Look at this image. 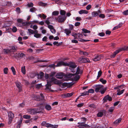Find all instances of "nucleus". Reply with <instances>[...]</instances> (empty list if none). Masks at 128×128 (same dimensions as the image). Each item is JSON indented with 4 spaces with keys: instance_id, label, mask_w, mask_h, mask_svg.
<instances>
[{
    "instance_id": "nucleus-1",
    "label": "nucleus",
    "mask_w": 128,
    "mask_h": 128,
    "mask_svg": "<svg viewBox=\"0 0 128 128\" xmlns=\"http://www.w3.org/2000/svg\"><path fill=\"white\" fill-rule=\"evenodd\" d=\"M78 62L80 63H84L86 62H90L88 58H84L82 56L79 58L78 60Z\"/></svg>"
},
{
    "instance_id": "nucleus-2",
    "label": "nucleus",
    "mask_w": 128,
    "mask_h": 128,
    "mask_svg": "<svg viewBox=\"0 0 128 128\" xmlns=\"http://www.w3.org/2000/svg\"><path fill=\"white\" fill-rule=\"evenodd\" d=\"M72 36L74 37V38L75 39H78V40L80 41V40H81L83 38V35L80 34H73Z\"/></svg>"
},
{
    "instance_id": "nucleus-3",
    "label": "nucleus",
    "mask_w": 128,
    "mask_h": 128,
    "mask_svg": "<svg viewBox=\"0 0 128 128\" xmlns=\"http://www.w3.org/2000/svg\"><path fill=\"white\" fill-rule=\"evenodd\" d=\"M48 80L51 82L52 84H58L59 83L57 79L53 77L52 78H50Z\"/></svg>"
},
{
    "instance_id": "nucleus-4",
    "label": "nucleus",
    "mask_w": 128,
    "mask_h": 128,
    "mask_svg": "<svg viewBox=\"0 0 128 128\" xmlns=\"http://www.w3.org/2000/svg\"><path fill=\"white\" fill-rule=\"evenodd\" d=\"M112 98L109 95H107L105 96L103 99L104 103L107 102V100L110 102L112 100Z\"/></svg>"
},
{
    "instance_id": "nucleus-5",
    "label": "nucleus",
    "mask_w": 128,
    "mask_h": 128,
    "mask_svg": "<svg viewBox=\"0 0 128 128\" xmlns=\"http://www.w3.org/2000/svg\"><path fill=\"white\" fill-rule=\"evenodd\" d=\"M58 22H64L66 19V17L65 16H59L58 17Z\"/></svg>"
},
{
    "instance_id": "nucleus-6",
    "label": "nucleus",
    "mask_w": 128,
    "mask_h": 128,
    "mask_svg": "<svg viewBox=\"0 0 128 128\" xmlns=\"http://www.w3.org/2000/svg\"><path fill=\"white\" fill-rule=\"evenodd\" d=\"M104 86L103 85L99 84L97 86L95 89V91L96 92H98L100 90L103 89Z\"/></svg>"
},
{
    "instance_id": "nucleus-7",
    "label": "nucleus",
    "mask_w": 128,
    "mask_h": 128,
    "mask_svg": "<svg viewBox=\"0 0 128 128\" xmlns=\"http://www.w3.org/2000/svg\"><path fill=\"white\" fill-rule=\"evenodd\" d=\"M66 66H69V69L71 68H75L76 67V65L75 63L74 62H69L68 63H67V64Z\"/></svg>"
},
{
    "instance_id": "nucleus-8",
    "label": "nucleus",
    "mask_w": 128,
    "mask_h": 128,
    "mask_svg": "<svg viewBox=\"0 0 128 128\" xmlns=\"http://www.w3.org/2000/svg\"><path fill=\"white\" fill-rule=\"evenodd\" d=\"M67 64V63L64 62L63 61H60L56 65V67L60 66H66Z\"/></svg>"
},
{
    "instance_id": "nucleus-9",
    "label": "nucleus",
    "mask_w": 128,
    "mask_h": 128,
    "mask_svg": "<svg viewBox=\"0 0 128 128\" xmlns=\"http://www.w3.org/2000/svg\"><path fill=\"white\" fill-rule=\"evenodd\" d=\"M101 56L100 55L96 54L94 56V58L92 60L95 62L100 60L101 59Z\"/></svg>"
},
{
    "instance_id": "nucleus-10",
    "label": "nucleus",
    "mask_w": 128,
    "mask_h": 128,
    "mask_svg": "<svg viewBox=\"0 0 128 128\" xmlns=\"http://www.w3.org/2000/svg\"><path fill=\"white\" fill-rule=\"evenodd\" d=\"M52 85V84L49 80H47V84L45 85L46 86V89L50 90L51 88V86Z\"/></svg>"
},
{
    "instance_id": "nucleus-11",
    "label": "nucleus",
    "mask_w": 128,
    "mask_h": 128,
    "mask_svg": "<svg viewBox=\"0 0 128 128\" xmlns=\"http://www.w3.org/2000/svg\"><path fill=\"white\" fill-rule=\"evenodd\" d=\"M15 84L16 86L18 89V92H20L22 91V86L21 83L19 82H16Z\"/></svg>"
},
{
    "instance_id": "nucleus-12",
    "label": "nucleus",
    "mask_w": 128,
    "mask_h": 128,
    "mask_svg": "<svg viewBox=\"0 0 128 128\" xmlns=\"http://www.w3.org/2000/svg\"><path fill=\"white\" fill-rule=\"evenodd\" d=\"M31 23L29 22H22V28H27V27L29 26Z\"/></svg>"
},
{
    "instance_id": "nucleus-13",
    "label": "nucleus",
    "mask_w": 128,
    "mask_h": 128,
    "mask_svg": "<svg viewBox=\"0 0 128 128\" xmlns=\"http://www.w3.org/2000/svg\"><path fill=\"white\" fill-rule=\"evenodd\" d=\"M64 76V74L61 73H57L56 76V77L58 78L59 79H62Z\"/></svg>"
},
{
    "instance_id": "nucleus-14",
    "label": "nucleus",
    "mask_w": 128,
    "mask_h": 128,
    "mask_svg": "<svg viewBox=\"0 0 128 128\" xmlns=\"http://www.w3.org/2000/svg\"><path fill=\"white\" fill-rule=\"evenodd\" d=\"M106 111L104 110H103L101 111H100L98 113L97 116L98 117H101L103 115V113H106Z\"/></svg>"
},
{
    "instance_id": "nucleus-15",
    "label": "nucleus",
    "mask_w": 128,
    "mask_h": 128,
    "mask_svg": "<svg viewBox=\"0 0 128 128\" xmlns=\"http://www.w3.org/2000/svg\"><path fill=\"white\" fill-rule=\"evenodd\" d=\"M121 49H120L115 51L113 53V54L110 56V57L112 58H113L116 56V55L120 51H122Z\"/></svg>"
},
{
    "instance_id": "nucleus-16",
    "label": "nucleus",
    "mask_w": 128,
    "mask_h": 128,
    "mask_svg": "<svg viewBox=\"0 0 128 128\" xmlns=\"http://www.w3.org/2000/svg\"><path fill=\"white\" fill-rule=\"evenodd\" d=\"M78 53L81 55H83L85 56H87L89 54L88 52H84L82 50H80L79 51Z\"/></svg>"
},
{
    "instance_id": "nucleus-17",
    "label": "nucleus",
    "mask_w": 128,
    "mask_h": 128,
    "mask_svg": "<svg viewBox=\"0 0 128 128\" xmlns=\"http://www.w3.org/2000/svg\"><path fill=\"white\" fill-rule=\"evenodd\" d=\"M8 114L9 118L13 119L14 117V114L11 112H8Z\"/></svg>"
},
{
    "instance_id": "nucleus-18",
    "label": "nucleus",
    "mask_w": 128,
    "mask_h": 128,
    "mask_svg": "<svg viewBox=\"0 0 128 128\" xmlns=\"http://www.w3.org/2000/svg\"><path fill=\"white\" fill-rule=\"evenodd\" d=\"M17 47L15 46H12L11 48L10 49V50H11V53L16 52L17 50Z\"/></svg>"
},
{
    "instance_id": "nucleus-19",
    "label": "nucleus",
    "mask_w": 128,
    "mask_h": 128,
    "mask_svg": "<svg viewBox=\"0 0 128 128\" xmlns=\"http://www.w3.org/2000/svg\"><path fill=\"white\" fill-rule=\"evenodd\" d=\"M64 31L65 33L68 36H69L71 32V31L68 28L65 29Z\"/></svg>"
},
{
    "instance_id": "nucleus-20",
    "label": "nucleus",
    "mask_w": 128,
    "mask_h": 128,
    "mask_svg": "<svg viewBox=\"0 0 128 128\" xmlns=\"http://www.w3.org/2000/svg\"><path fill=\"white\" fill-rule=\"evenodd\" d=\"M78 12L80 14H87L88 13V12L86 10H80Z\"/></svg>"
},
{
    "instance_id": "nucleus-21",
    "label": "nucleus",
    "mask_w": 128,
    "mask_h": 128,
    "mask_svg": "<svg viewBox=\"0 0 128 128\" xmlns=\"http://www.w3.org/2000/svg\"><path fill=\"white\" fill-rule=\"evenodd\" d=\"M3 52L5 54L11 53V50L10 49H4L3 50Z\"/></svg>"
},
{
    "instance_id": "nucleus-22",
    "label": "nucleus",
    "mask_w": 128,
    "mask_h": 128,
    "mask_svg": "<svg viewBox=\"0 0 128 128\" xmlns=\"http://www.w3.org/2000/svg\"><path fill=\"white\" fill-rule=\"evenodd\" d=\"M73 94L74 93L73 92L70 93H66L64 94V96L66 97H69L72 96Z\"/></svg>"
},
{
    "instance_id": "nucleus-23",
    "label": "nucleus",
    "mask_w": 128,
    "mask_h": 128,
    "mask_svg": "<svg viewBox=\"0 0 128 128\" xmlns=\"http://www.w3.org/2000/svg\"><path fill=\"white\" fill-rule=\"evenodd\" d=\"M121 120V118H118L114 122V124L115 125H118L120 122Z\"/></svg>"
},
{
    "instance_id": "nucleus-24",
    "label": "nucleus",
    "mask_w": 128,
    "mask_h": 128,
    "mask_svg": "<svg viewBox=\"0 0 128 128\" xmlns=\"http://www.w3.org/2000/svg\"><path fill=\"white\" fill-rule=\"evenodd\" d=\"M82 70H81L80 68L78 67L77 68V71L76 73L77 74H81L82 73Z\"/></svg>"
},
{
    "instance_id": "nucleus-25",
    "label": "nucleus",
    "mask_w": 128,
    "mask_h": 128,
    "mask_svg": "<svg viewBox=\"0 0 128 128\" xmlns=\"http://www.w3.org/2000/svg\"><path fill=\"white\" fill-rule=\"evenodd\" d=\"M124 90V89H123V90H121V91H120V90H117V91L118 92L117 94V95H121V94H122L123 93Z\"/></svg>"
},
{
    "instance_id": "nucleus-26",
    "label": "nucleus",
    "mask_w": 128,
    "mask_h": 128,
    "mask_svg": "<svg viewBox=\"0 0 128 128\" xmlns=\"http://www.w3.org/2000/svg\"><path fill=\"white\" fill-rule=\"evenodd\" d=\"M98 15L97 12L94 11L92 13V16L93 17H95Z\"/></svg>"
},
{
    "instance_id": "nucleus-27",
    "label": "nucleus",
    "mask_w": 128,
    "mask_h": 128,
    "mask_svg": "<svg viewBox=\"0 0 128 128\" xmlns=\"http://www.w3.org/2000/svg\"><path fill=\"white\" fill-rule=\"evenodd\" d=\"M21 72L24 74H25L26 73V70L25 66H24L23 67H22Z\"/></svg>"
},
{
    "instance_id": "nucleus-28",
    "label": "nucleus",
    "mask_w": 128,
    "mask_h": 128,
    "mask_svg": "<svg viewBox=\"0 0 128 128\" xmlns=\"http://www.w3.org/2000/svg\"><path fill=\"white\" fill-rule=\"evenodd\" d=\"M46 109L48 110H51L52 108L48 104H46L45 106Z\"/></svg>"
},
{
    "instance_id": "nucleus-29",
    "label": "nucleus",
    "mask_w": 128,
    "mask_h": 128,
    "mask_svg": "<svg viewBox=\"0 0 128 128\" xmlns=\"http://www.w3.org/2000/svg\"><path fill=\"white\" fill-rule=\"evenodd\" d=\"M85 122H83L82 123V122H80V123L78 122V124H79V125L78 126L79 127L81 128H84V124H84L85 123Z\"/></svg>"
},
{
    "instance_id": "nucleus-30",
    "label": "nucleus",
    "mask_w": 128,
    "mask_h": 128,
    "mask_svg": "<svg viewBox=\"0 0 128 128\" xmlns=\"http://www.w3.org/2000/svg\"><path fill=\"white\" fill-rule=\"evenodd\" d=\"M66 14V12L64 10H61L60 11V14L62 16H64Z\"/></svg>"
},
{
    "instance_id": "nucleus-31",
    "label": "nucleus",
    "mask_w": 128,
    "mask_h": 128,
    "mask_svg": "<svg viewBox=\"0 0 128 128\" xmlns=\"http://www.w3.org/2000/svg\"><path fill=\"white\" fill-rule=\"evenodd\" d=\"M59 14V12L58 11H54L52 12V15L54 16H57Z\"/></svg>"
},
{
    "instance_id": "nucleus-32",
    "label": "nucleus",
    "mask_w": 128,
    "mask_h": 128,
    "mask_svg": "<svg viewBox=\"0 0 128 128\" xmlns=\"http://www.w3.org/2000/svg\"><path fill=\"white\" fill-rule=\"evenodd\" d=\"M100 81L102 82L103 84H105L106 82V81L105 80H104L103 78H100Z\"/></svg>"
},
{
    "instance_id": "nucleus-33",
    "label": "nucleus",
    "mask_w": 128,
    "mask_h": 128,
    "mask_svg": "<svg viewBox=\"0 0 128 128\" xmlns=\"http://www.w3.org/2000/svg\"><path fill=\"white\" fill-rule=\"evenodd\" d=\"M88 95V91H86L81 93L80 96H82Z\"/></svg>"
},
{
    "instance_id": "nucleus-34",
    "label": "nucleus",
    "mask_w": 128,
    "mask_h": 128,
    "mask_svg": "<svg viewBox=\"0 0 128 128\" xmlns=\"http://www.w3.org/2000/svg\"><path fill=\"white\" fill-rule=\"evenodd\" d=\"M41 36V34H36L34 35V36L36 38H40Z\"/></svg>"
},
{
    "instance_id": "nucleus-35",
    "label": "nucleus",
    "mask_w": 128,
    "mask_h": 128,
    "mask_svg": "<svg viewBox=\"0 0 128 128\" xmlns=\"http://www.w3.org/2000/svg\"><path fill=\"white\" fill-rule=\"evenodd\" d=\"M34 5V4L32 2L30 3H28L27 4V6L29 8L32 7Z\"/></svg>"
},
{
    "instance_id": "nucleus-36",
    "label": "nucleus",
    "mask_w": 128,
    "mask_h": 128,
    "mask_svg": "<svg viewBox=\"0 0 128 128\" xmlns=\"http://www.w3.org/2000/svg\"><path fill=\"white\" fill-rule=\"evenodd\" d=\"M23 117L25 119H28L30 118L31 116L30 115H25L23 116Z\"/></svg>"
},
{
    "instance_id": "nucleus-37",
    "label": "nucleus",
    "mask_w": 128,
    "mask_h": 128,
    "mask_svg": "<svg viewBox=\"0 0 128 128\" xmlns=\"http://www.w3.org/2000/svg\"><path fill=\"white\" fill-rule=\"evenodd\" d=\"M37 10V9L36 8L34 7H32L30 9V11L31 12H33L36 11Z\"/></svg>"
},
{
    "instance_id": "nucleus-38",
    "label": "nucleus",
    "mask_w": 128,
    "mask_h": 128,
    "mask_svg": "<svg viewBox=\"0 0 128 128\" xmlns=\"http://www.w3.org/2000/svg\"><path fill=\"white\" fill-rule=\"evenodd\" d=\"M11 69L13 72V74L15 75L16 74V72L13 66H12L11 67Z\"/></svg>"
},
{
    "instance_id": "nucleus-39",
    "label": "nucleus",
    "mask_w": 128,
    "mask_h": 128,
    "mask_svg": "<svg viewBox=\"0 0 128 128\" xmlns=\"http://www.w3.org/2000/svg\"><path fill=\"white\" fill-rule=\"evenodd\" d=\"M82 31H83L84 33H90V30H88L86 29H82Z\"/></svg>"
},
{
    "instance_id": "nucleus-40",
    "label": "nucleus",
    "mask_w": 128,
    "mask_h": 128,
    "mask_svg": "<svg viewBox=\"0 0 128 128\" xmlns=\"http://www.w3.org/2000/svg\"><path fill=\"white\" fill-rule=\"evenodd\" d=\"M124 86V85H121L120 86L114 87V89H118L120 88H121L122 89L123 88Z\"/></svg>"
},
{
    "instance_id": "nucleus-41",
    "label": "nucleus",
    "mask_w": 128,
    "mask_h": 128,
    "mask_svg": "<svg viewBox=\"0 0 128 128\" xmlns=\"http://www.w3.org/2000/svg\"><path fill=\"white\" fill-rule=\"evenodd\" d=\"M88 106L91 108H96V106L94 104H90Z\"/></svg>"
},
{
    "instance_id": "nucleus-42",
    "label": "nucleus",
    "mask_w": 128,
    "mask_h": 128,
    "mask_svg": "<svg viewBox=\"0 0 128 128\" xmlns=\"http://www.w3.org/2000/svg\"><path fill=\"white\" fill-rule=\"evenodd\" d=\"M8 69L7 68H4V72L5 74H7L8 73Z\"/></svg>"
},
{
    "instance_id": "nucleus-43",
    "label": "nucleus",
    "mask_w": 128,
    "mask_h": 128,
    "mask_svg": "<svg viewBox=\"0 0 128 128\" xmlns=\"http://www.w3.org/2000/svg\"><path fill=\"white\" fill-rule=\"evenodd\" d=\"M114 107H110L109 109L108 110V111L110 112H112L113 111H114Z\"/></svg>"
},
{
    "instance_id": "nucleus-44",
    "label": "nucleus",
    "mask_w": 128,
    "mask_h": 128,
    "mask_svg": "<svg viewBox=\"0 0 128 128\" xmlns=\"http://www.w3.org/2000/svg\"><path fill=\"white\" fill-rule=\"evenodd\" d=\"M22 122V120H21L20 121L18 124L17 126H16V128H20L21 126V124Z\"/></svg>"
},
{
    "instance_id": "nucleus-45",
    "label": "nucleus",
    "mask_w": 128,
    "mask_h": 128,
    "mask_svg": "<svg viewBox=\"0 0 128 128\" xmlns=\"http://www.w3.org/2000/svg\"><path fill=\"white\" fill-rule=\"evenodd\" d=\"M39 5L41 6H45L47 4L44 3L42 2H40L39 3Z\"/></svg>"
},
{
    "instance_id": "nucleus-46",
    "label": "nucleus",
    "mask_w": 128,
    "mask_h": 128,
    "mask_svg": "<svg viewBox=\"0 0 128 128\" xmlns=\"http://www.w3.org/2000/svg\"><path fill=\"white\" fill-rule=\"evenodd\" d=\"M68 26L69 28L68 29H69L71 31L73 30L74 29V26L72 24H69Z\"/></svg>"
},
{
    "instance_id": "nucleus-47",
    "label": "nucleus",
    "mask_w": 128,
    "mask_h": 128,
    "mask_svg": "<svg viewBox=\"0 0 128 128\" xmlns=\"http://www.w3.org/2000/svg\"><path fill=\"white\" fill-rule=\"evenodd\" d=\"M106 90V89L104 88H104L102 90H101L100 91V93L102 94H104L105 91Z\"/></svg>"
},
{
    "instance_id": "nucleus-48",
    "label": "nucleus",
    "mask_w": 128,
    "mask_h": 128,
    "mask_svg": "<svg viewBox=\"0 0 128 128\" xmlns=\"http://www.w3.org/2000/svg\"><path fill=\"white\" fill-rule=\"evenodd\" d=\"M102 71L101 70L99 71L98 72V75L97 76V78H99L100 76L102 74Z\"/></svg>"
},
{
    "instance_id": "nucleus-49",
    "label": "nucleus",
    "mask_w": 128,
    "mask_h": 128,
    "mask_svg": "<svg viewBox=\"0 0 128 128\" xmlns=\"http://www.w3.org/2000/svg\"><path fill=\"white\" fill-rule=\"evenodd\" d=\"M34 109H30L28 110V112L30 114H32L34 113Z\"/></svg>"
},
{
    "instance_id": "nucleus-50",
    "label": "nucleus",
    "mask_w": 128,
    "mask_h": 128,
    "mask_svg": "<svg viewBox=\"0 0 128 128\" xmlns=\"http://www.w3.org/2000/svg\"><path fill=\"white\" fill-rule=\"evenodd\" d=\"M44 74L43 72H41L40 73V78H42L44 76Z\"/></svg>"
},
{
    "instance_id": "nucleus-51",
    "label": "nucleus",
    "mask_w": 128,
    "mask_h": 128,
    "mask_svg": "<svg viewBox=\"0 0 128 128\" xmlns=\"http://www.w3.org/2000/svg\"><path fill=\"white\" fill-rule=\"evenodd\" d=\"M48 66L50 68H53L54 69L55 66H56L54 64H52L49 65Z\"/></svg>"
},
{
    "instance_id": "nucleus-52",
    "label": "nucleus",
    "mask_w": 128,
    "mask_h": 128,
    "mask_svg": "<svg viewBox=\"0 0 128 128\" xmlns=\"http://www.w3.org/2000/svg\"><path fill=\"white\" fill-rule=\"evenodd\" d=\"M88 92V94H89V93H94V90L93 89H89Z\"/></svg>"
},
{
    "instance_id": "nucleus-53",
    "label": "nucleus",
    "mask_w": 128,
    "mask_h": 128,
    "mask_svg": "<svg viewBox=\"0 0 128 128\" xmlns=\"http://www.w3.org/2000/svg\"><path fill=\"white\" fill-rule=\"evenodd\" d=\"M12 30L14 32H16L17 30V28L15 26L13 27L12 29Z\"/></svg>"
},
{
    "instance_id": "nucleus-54",
    "label": "nucleus",
    "mask_w": 128,
    "mask_h": 128,
    "mask_svg": "<svg viewBox=\"0 0 128 128\" xmlns=\"http://www.w3.org/2000/svg\"><path fill=\"white\" fill-rule=\"evenodd\" d=\"M80 78V76L78 75L74 77V80L76 81L78 80Z\"/></svg>"
},
{
    "instance_id": "nucleus-55",
    "label": "nucleus",
    "mask_w": 128,
    "mask_h": 128,
    "mask_svg": "<svg viewBox=\"0 0 128 128\" xmlns=\"http://www.w3.org/2000/svg\"><path fill=\"white\" fill-rule=\"evenodd\" d=\"M42 86V84H36L35 86L36 88H38L41 87Z\"/></svg>"
},
{
    "instance_id": "nucleus-56",
    "label": "nucleus",
    "mask_w": 128,
    "mask_h": 128,
    "mask_svg": "<svg viewBox=\"0 0 128 128\" xmlns=\"http://www.w3.org/2000/svg\"><path fill=\"white\" fill-rule=\"evenodd\" d=\"M53 44L54 45H56L58 46L60 44V43H58V42H54Z\"/></svg>"
},
{
    "instance_id": "nucleus-57",
    "label": "nucleus",
    "mask_w": 128,
    "mask_h": 128,
    "mask_svg": "<svg viewBox=\"0 0 128 128\" xmlns=\"http://www.w3.org/2000/svg\"><path fill=\"white\" fill-rule=\"evenodd\" d=\"M28 30L30 33L31 34H34V30H32L31 29H29Z\"/></svg>"
},
{
    "instance_id": "nucleus-58",
    "label": "nucleus",
    "mask_w": 128,
    "mask_h": 128,
    "mask_svg": "<svg viewBox=\"0 0 128 128\" xmlns=\"http://www.w3.org/2000/svg\"><path fill=\"white\" fill-rule=\"evenodd\" d=\"M123 14L124 15H128V10L124 11L123 13Z\"/></svg>"
},
{
    "instance_id": "nucleus-59",
    "label": "nucleus",
    "mask_w": 128,
    "mask_h": 128,
    "mask_svg": "<svg viewBox=\"0 0 128 128\" xmlns=\"http://www.w3.org/2000/svg\"><path fill=\"white\" fill-rule=\"evenodd\" d=\"M42 41L44 42H47V37L44 36L42 39Z\"/></svg>"
},
{
    "instance_id": "nucleus-60",
    "label": "nucleus",
    "mask_w": 128,
    "mask_h": 128,
    "mask_svg": "<svg viewBox=\"0 0 128 128\" xmlns=\"http://www.w3.org/2000/svg\"><path fill=\"white\" fill-rule=\"evenodd\" d=\"M91 8V6L90 4H89L86 7V8L87 10H90Z\"/></svg>"
},
{
    "instance_id": "nucleus-61",
    "label": "nucleus",
    "mask_w": 128,
    "mask_h": 128,
    "mask_svg": "<svg viewBox=\"0 0 128 128\" xmlns=\"http://www.w3.org/2000/svg\"><path fill=\"white\" fill-rule=\"evenodd\" d=\"M94 126H93V127L94 128H101L102 126H100V125H96L95 126H94Z\"/></svg>"
},
{
    "instance_id": "nucleus-62",
    "label": "nucleus",
    "mask_w": 128,
    "mask_h": 128,
    "mask_svg": "<svg viewBox=\"0 0 128 128\" xmlns=\"http://www.w3.org/2000/svg\"><path fill=\"white\" fill-rule=\"evenodd\" d=\"M98 35L101 36H104L105 34L104 32H102L99 33L98 34Z\"/></svg>"
},
{
    "instance_id": "nucleus-63",
    "label": "nucleus",
    "mask_w": 128,
    "mask_h": 128,
    "mask_svg": "<svg viewBox=\"0 0 128 128\" xmlns=\"http://www.w3.org/2000/svg\"><path fill=\"white\" fill-rule=\"evenodd\" d=\"M48 28L50 29V30L53 29L54 28V27L52 25H49L48 26Z\"/></svg>"
},
{
    "instance_id": "nucleus-64",
    "label": "nucleus",
    "mask_w": 128,
    "mask_h": 128,
    "mask_svg": "<svg viewBox=\"0 0 128 128\" xmlns=\"http://www.w3.org/2000/svg\"><path fill=\"white\" fill-rule=\"evenodd\" d=\"M50 31L53 34H55L56 32V30L54 29V28H53V29H52L50 30Z\"/></svg>"
}]
</instances>
